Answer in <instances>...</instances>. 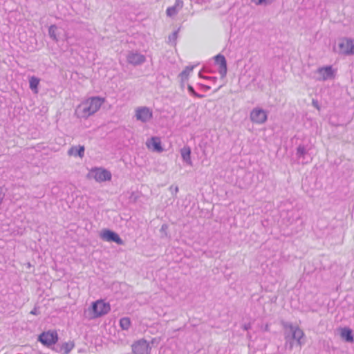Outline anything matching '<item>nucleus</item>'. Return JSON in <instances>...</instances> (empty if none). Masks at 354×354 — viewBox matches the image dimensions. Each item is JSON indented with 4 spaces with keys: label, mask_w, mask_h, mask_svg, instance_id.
Returning <instances> with one entry per match:
<instances>
[{
    "label": "nucleus",
    "mask_w": 354,
    "mask_h": 354,
    "mask_svg": "<svg viewBox=\"0 0 354 354\" xmlns=\"http://www.w3.org/2000/svg\"><path fill=\"white\" fill-rule=\"evenodd\" d=\"M30 314H32V315H38L39 312H38V310H37V308H34V309H32V310L30 311Z\"/></svg>",
    "instance_id": "nucleus-30"
},
{
    "label": "nucleus",
    "mask_w": 354,
    "mask_h": 354,
    "mask_svg": "<svg viewBox=\"0 0 354 354\" xmlns=\"http://www.w3.org/2000/svg\"><path fill=\"white\" fill-rule=\"evenodd\" d=\"M251 121L256 124H263L268 119L267 112L261 108H254L250 115Z\"/></svg>",
    "instance_id": "nucleus-7"
},
{
    "label": "nucleus",
    "mask_w": 354,
    "mask_h": 354,
    "mask_svg": "<svg viewBox=\"0 0 354 354\" xmlns=\"http://www.w3.org/2000/svg\"><path fill=\"white\" fill-rule=\"evenodd\" d=\"M183 7V1L182 0H176L175 4L173 6L169 7L166 13L169 17L175 16Z\"/></svg>",
    "instance_id": "nucleus-15"
},
{
    "label": "nucleus",
    "mask_w": 354,
    "mask_h": 354,
    "mask_svg": "<svg viewBox=\"0 0 354 354\" xmlns=\"http://www.w3.org/2000/svg\"><path fill=\"white\" fill-rule=\"evenodd\" d=\"M57 27L55 25H51L48 28V34L50 37L55 41H58V38L56 35V30Z\"/></svg>",
    "instance_id": "nucleus-23"
},
{
    "label": "nucleus",
    "mask_w": 354,
    "mask_h": 354,
    "mask_svg": "<svg viewBox=\"0 0 354 354\" xmlns=\"http://www.w3.org/2000/svg\"><path fill=\"white\" fill-rule=\"evenodd\" d=\"M169 189L171 190L172 194L176 195L178 192V186H175V187L171 186L169 187Z\"/></svg>",
    "instance_id": "nucleus-28"
},
{
    "label": "nucleus",
    "mask_w": 354,
    "mask_h": 354,
    "mask_svg": "<svg viewBox=\"0 0 354 354\" xmlns=\"http://www.w3.org/2000/svg\"><path fill=\"white\" fill-rule=\"evenodd\" d=\"M306 153V150L304 146L299 145L297 149V156L298 157L304 156Z\"/></svg>",
    "instance_id": "nucleus-25"
},
{
    "label": "nucleus",
    "mask_w": 354,
    "mask_h": 354,
    "mask_svg": "<svg viewBox=\"0 0 354 354\" xmlns=\"http://www.w3.org/2000/svg\"><path fill=\"white\" fill-rule=\"evenodd\" d=\"M104 102V98L100 97H89L77 106L75 114L80 118H88L96 113Z\"/></svg>",
    "instance_id": "nucleus-1"
},
{
    "label": "nucleus",
    "mask_w": 354,
    "mask_h": 354,
    "mask_svg": "<svg viewBox=\"0 0 354 354\" xmlns=\"http://www.w3.org/2000/svg\"><path fill=\"white\" fill-rule=\"evenodd\" d=\"M147 147L155 152H162L163 148L161 146V142L158 137H152L146 142Z\"/></svg>",
    "instance_id": "nucleus-13"
},
{
    "label": "nucleus",
    "mask_w": 354,
    "mask_h": 354,
    "mask_svg": "<svg viewBox=\"0 0 354 354\" xmlns=\"http://www.w3.org/2000/svg\"><path fill=\"white\" fill-rule=\"evenodd\" d=\"M4 198V194L2 193L1 189L0 188V205H1Z\"/></svg>",
    "instance_id": "nucleus-29"
},
{
    "label": "nucleus",
    "mask_w": 354,
    "mask_h": 354,
    "mask_svg": "<svg viewBox=\"0 0 354 354\" xmlns=\"http://www.w3.org/2000/svg\"><path fill=\"white\" fill-rule=\"evenodd\" d=\"M339 47L340 53L344 55H353L354 54V40L351 39L345 38L342 39L339 44Z\"/></svg>",
    "instance_id": "nucleus-11"
},
{
    "label": "nucleus",
    "mask_w": 354,
    "mask_h": 354,
    "mask_svg": "<svg viewBox=\"0 0 354 354\" xmlns=\"http://www.w3.org/2000/svg\"><path fill=\"white\" fill-rule=\"evenodd\" d=\"M316 73L318 75L317 80L319 81L332 80L335 77V72L331 66L320 67L317 68Z\"/></svg>",
    "instance_id": "nucleus-8"
},
{
    "label": "nucleus",
    "mask_w": 354,
    "mask_h": 354,
    "mask_svg": "<svg viewBox=\"0 0 354 354\" xmlns=\"http://www.w3.org/2000/svg\"><path fill=\"white\" fill-rule=\"evenodd\" d=\"M40 80L35 76H32L29 80L30 88L34 91L35 93H38V85Z\"/></svg>",
    "instance_id": "nucleus-19"
},
{
    "label": "nucleus",
    "mask_w": 354,
    "mask_h": 354,
    "mask_svg": "<svg viewBox=\"0 0 354 354\" xmlns=\"http://www.w3.org/2000/svg\"><path fill=\"white\" fill-rule=\"evenodd\" d=\"M216 64L219 65L218 72L222 77H225L227 73V62L225 57L221 54L214 57Z\"/></svg>",
    "instance_id": "nucleus-14"
},
{
    "label": "nucleus",
    "mask_w": 354,
    "mask_h": 354,
    "mask_svg": "<svg viewBox=\"0 0 354 354\" xmlns=\"http://www.w3.org/2000/svg\"><path fill=\"white\" fill-rule=\"evenodd\" d=\"M203 87H204L206 90H209V89H210V86H203Z\"/></svg>",
    "instance_id": "nucleus-34"
},
{
    "label": "nucleus",
    "mask_w": 354,
    "mask_h": 354,
    "mask_svg": "<svg viewBox=\"0 0 354 354\" xmlns=\"http://www.w3.org/2000/svg\"><path fill=\"white\" fill-rule=\"evenodd\" d=\"M167 225H162V228H161V230H165V229H167Z\"/></svg>",
    "instance_id": "nucleus-33"
},
{
    "label": "nucleus",
    "mask_w": 354,
    "mask_h": 354,
    "mask_svg": "<svg viewBox=\"0 0 354 354\" xmlns=\"http://www.w3.org/2000/svg\"><path fill=\"white\" fill-rule=\"evenodd\" d=\"M68 154L69 156H79L82 158L84 155V146H73L68 151Z\"/></svg>",
    "instance_id": "nucleus-17"
},
{
    "label": "nucleus",
    "mask_w": 354,
    "mask_h": 354,
    "mask_svg": "<svg viewBox=\"0 0 354 354\" xmlns=\"http://www.w3.org/2000/svg\"><path fill=\"white\" fill-rule=\"evenodd\" d=\"M178 37V31H174L169 36V41L170 42H175Z\"/></svg>",
    "instance_id": "nucleus-27"
},
{
    "label": "nucleus",
    "mask_w": 354,
    "mask_h": 354,
    "mask_svg": "<svg viewBox=\"0 0 354 354\" xmlns=\"http://www.w3.org/2000/svg\"><path fill=\"white\" fill-rule=\"evenodd\" d=\"M340 336L342 339L346 342L353 343L354 342V337L352 330L348 328H343L341 329Z\"/></svg>",
    "instance_id": "nucleus-18"
},
{
    "label": "nucleus",
    "mask_w": 354,
    "mask_h": 354,
    "mask_svg": "<svg viewBox=\"0 0 354 354\" xmlns=\"http://www.w3.org/2000/svg\"><path fill=\"white\" fill-rule=\"evenodd\" d=\"M135 118L138 121L147 123L152 119L153 111L147 106H138L135 109Z\"/></svg>",
    "instance_id": "nucleus-5"
},
{
    "label": "nucleus",
    "mask_w": 354,
    "mask_h": 354,
    "mask_svg": "<svg viewBox=\"0 0 354 354\" xmlns=\"http://www.w3.org/2000/svg\"><path fill=\"white\" fill-rule=\"evenodd\" d=\"M74 344L72 342H65L61 346V351H63L64 354H68L74 348Z\"/></svg>",
    "instance_id": "nucleus-21"
},
{
    "label": "nucleus",
    "mask_w": 354,
    "mask_h": 354,
    "mask_svg": "<svg viewBox=\"0 0 354 354\" xmlns=\"http://www.w3.org/2000/svg\"><path fill=\"white\" fill-rule=\"evenodd\" d=\"M111 310L109 303L102 299L97 300L92 303L91 307L88 309L90 318H97L106 315Z\"/></svg>",
    "instance_id": "nucleus-3"
},
{
    "label": "nucleus",
    "mask_w": 354,
    "mask_h": 354,
    "mask_svg": "<svg viewBox=\"0 0 354 354\" xmlns=\"http://www.w3.org/2000/svg\"><path fill=\"white\" fill-rule=\"evenodd\" d=\"M243 328L244 330H248V329H250L251 328V325H250V324H245L243 325Z\"/></svg>",
    "instance_id": "nucleus-31"
},
{
    "label": "nucleus",
    "mask_w": 354,
    "mask_h": 354,
    "mask_svg": "<svg viewBox=\"0 0 354 354\" xmlns=\"http://www.w3.org/2000/svg\"><path fill=\"white\" fill-rule=\"evenodd\" d=\"M127 59L128 63L136 66L144 63L146 58L145 55L140 53L130 52L127 57Z\"/></svg>",
    "instance_id": "nucleus-12"
},
{
    "label": "nucleus",
    "mask_w": 354,
    "mask_h": 354,
    "mask_svg": "<svg viewBox=\"0 0 354 354\" xmlns=\"http://www.w3.org/2000/svg\"><path fill=\"white\" fill-rule=\"evenodd\" d=\"M188 90L193 95H194L195 97H199V98H202L204 97L203 95H201V94H198L197 93L195 92V91L194 90L193 87L190 85L188 86Z\"/></svg>",
    "instance_id": "nucleus-26"
},
{
    "label": "nucleus",
    "mask_w": 354,
    "mask_h": 354,
    "mask_svg": "<svg viewBox=\"0 0 354 354\" xmlns=\"http://www.w3.org/2000/svg\"><path fill=\"white\" fill-rule=\"evenodd\" d=\"M281 325L283 326L285 331H284V338L286 342V344L290 342V348L292 349L293 347V343L292 340H295L297 342V345L301 346L304 344V341L302 339L304 337V331L298 326H294L290 322H281Z\"/></svg>",
    "instance_id": "nucleus-2"
},
{
    "label": "nucleus",
    "mask_w": 354,
    "mask_h": 354,
    "mask_svg": "<svg viewBox=\"0 0 354 354\" xmlns=\"http://www.w3.org/2000/svg\"><path fill=\"white\" fill-rule=\"evenodd\" d=\"M265 330H269V326H268V325H266V326Z\"/></svg>",
    "instance_id": "nucleus-35"
},
{
    "label": "nucleus",
    "mask_w": 354,
    "mask_h": 354,
    "mask_svg": "<svg viewBox=\"0 0 354 354\" xmlns=\"http://www.w3.org/2000/svg\"><path fill=\"white\" fill-rule=\"evenodd\" d=\"M120 326L123 330H128L131 326V320L129 317H123L120 320Z\"/></svg>",
    "instance_id": "nucleus-22"
},
{
    "label": "nucleus",
    "mask_w": 354,
    "mask_h": 354,
    "mask_svg": "<svg viewBox=\"0 0 354 354\" xmlns=\"http://www.w3.org/2000/svg\"><path fill=\"white\" fill-rule=\"evenodd\" d=\"M150 349L149 343L145 339H140L132 345V351L135 354H149Z\"/></svg>",
    "instance_id": "nucleus-10"
},
{
    "label": "nucleus",
    "mask_w": 354,
    "mask_h": 354,
    "mask_svg": "<svg viewBox=\"0 0 354 354\" xmlns=\"http://www.w3.org/2000/svg\"><path fill=\"white\" fill-rule=\"evenodd\" d=\"M194 68V66H188L180 73V77L182 82H185L188 80L189 74L192 73Z\"/></svg>",
    "instance_id": "nucleus-20"
},
{
    "label": "nucleus",
    "mask_w": 354,
    "mask_h": 354,
    "mask_svg": "<svg viewBox=\"0 0 354 354\" xmlns=\"http://www.w3.org/2000/svg\"><path fill=\"white\" fill-rule=\"evenodd\" d=\"M38 340L46 346H50L58 341V335L55 330L43 332L39 335Z\"/></svg>",
    "instance_id": "nucleus-6"
},
{
    "label": "nucleus",
    "mask_w": 354,
    "mask_h": 354,
    "mask_svg": "<svg viewBox=\"0 0 354 354\" xmlns=\"http://www.w3.org/2000/svg\"><path fill=\"white\" fill-rule=\"evenodd\" d=\"M180 155L183 161H185L188 165H192V161L191 159V149L188 146H185L180 149Z\"/></svg>",
    "instance_id": "nucleus-16"
},
{
    "label": "nucleus",
    "mask_w": 354,
    "mask_h": 354,
    "mask_svg": "<svg viewBox=\"0 0 354 354\" xmlns=\"http://www.w3.org/2000/svg\"><path fill=\"white\" fill-rule=\"evenodd\" d=\"M312 103H313V105L315 107H316L317 109H319V104H318L317 101H316V100H313Z\"/></svg>",
    "instance_id": "nucleus-32"
},
{
    "label": "nucleus",
    "mask_w": 354,
    "mask_h": 354,
    "mask_svg": "<svg viewBox=\"0 0 354 354\" xmlns=\"http://www.w3.org/2000/svg\"><path fill=\"white\" fill-rule=\"evenodd\" d=\"M100 237L102 239L106 241L115 242L118 245L124 244V241L120 237V236L117 233L109 230H103L100 234Z\"/></svg>",
    "instance_id": "nucleus-9"
},
{
    "label": "nucleus",
    "mask_w": 354,
    "mask_h": 354,
    "mask_svg": "<svg viewBox=\"0 0 354 354\" xmlns=\"http://www.w3.org/2000/svg\"><path fill=\"white\" fill-rule=\"evenodd\" d=\"M88 179H94L97 183L111 180V174L109 171L102 167L92 168L86 175Z\"/></svg>",
    "instance_id": "nucleus-4"
},
{
    "label": "nucleus",
    "mask_w": 354,
    "mask_h": 354,
    "mask_svg": "<svg viewBox=\"0 0 354 354\" xmlns=\"http://www.w3.org/2000/svg\"><path fill=\"white\" fill-rule=\"evenodd\" d=\"M252 3H254L257 6L259 5H265L267 6L268 4L272 3V0H250Z\"/></svg>",
    "instance_id": "nucleus-24"
}]
</instances>
